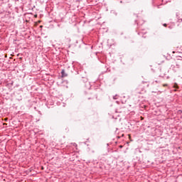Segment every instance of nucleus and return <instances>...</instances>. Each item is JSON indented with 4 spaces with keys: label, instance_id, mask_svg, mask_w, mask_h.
Returning a JSON list of instances; mask_svg holds the SVG:
<instances>
[{
    "label": "nucleus",
    "instance_id": "f257e3e1",
    "mask_svg": "<svg viewBox=\"0 0 182 182\" xmlns=\"http://www.w3.org/2000/svg\"><path fill=\"white\" fill-rule=\"evenodd\" d=\"M61 75H62V77H66V76H68V74L66 73L65 70H62Z\"/></svg>",
    "mask_w": 182,
    "mask_h": 182
},
{
    "label": "nucleus",
    "instance_id": "f03ea898",
    "mask_svg": "<svg viewBox=\"0 0 182 182\" xmlns=\"http://www.w3.org/2000/svg\"><path fill=\"white\" fill-rule=\"evenodd\" d=\"M113 99H114V100H117V95H116L115 96H114V97H113Z\"/></svg>",
    "mask_w": 182,
    "mask_h": 182
},
{
    "label": "nucleus",
    "instance_id": "7ed1b4c3",
    "mask_svg": "<svg viewBox=\"0 0 182 182\" xmlns=\"http://www.w3.org/2000/svg\"><path fill=\"white\" fill-rule=\"evenodd\" d=\"M176 68H180V65H176Z\"/></svg>",
    "mask_w": 182,
    "mask_h": 182
},
{
    "label": "nucleus",
    "instance_id": "20e7f679",
    "mask_svg": "<svg viewBox=\"0 0 182 182\" xmlns=\"http://www.w3.org/2000/svg\"><path fill=\"white\" fill-rule=\"evenodd\" d=\"M73 146H77V144H76L75 143H74V144H73Z\"/></svg>",
    "mask_w": 182,
    "mask_h": 182
},
{
    "label": "nucleus",
    "instance_id": "39448f33",
    "mask_svg": "<svg viewBox=\"0 0 182 182\" xmlns=\"http://www.w3.org/2000/svg\"><path fill=\"white\" fill-rule=\"evenodd\" d=\"M164 26H167V24L164 23Z\"/></svg>",
    "mask_w": 182,
    "mask_h": 182
},
{
    "label": "nucleus",
    "instance_id": "423d86ee",
    "mask_svg": "<svg viewBox=\"0 0 182 182\" xmlns=\"http://www.w3.org/2000/svg\"><path fill=\"white\" fill-rule=\"evenodd\" d=\"M179 21H181L182 22V18L179 19Z\"/></svg>",
    "mask_w": 182,
    "mask_h": 182
},
{
    "label": "nucleus",
    "instance_id": "0eeeda50",
    "mask_svg": "<svg viewBox=\"0 0 182 182\" xmlns=\"http://www.w3.org/2000/svg\"><path fill=\"white\" fill-rule=\"evenodd\" d=\"M122 147H123L122 146H120V148L122 149Z\"/></svg>",
    "mask_w": 182,
    "mask_h": 182
}]
</instances>
